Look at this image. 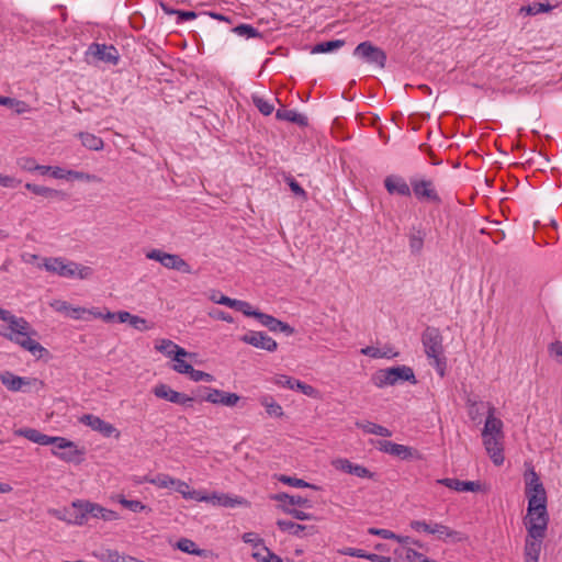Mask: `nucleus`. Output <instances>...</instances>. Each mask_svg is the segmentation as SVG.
Wrapping results in <instances>:
<instances>
[{
	"label": "nucleus",
	"mask_w": 562,
	"mask_h": 562,
	"mask_svg": "<svg viewBox=\"0 0 562 562\" xmlns=\"http://www.w3.org/2000/svg\"><path fill=\"white\" fill-rule=\"evenodd\" d=\"M422 342L430 364L436 369L437 373L443 378L447 370V358L443 349V338L437 327L428 326L422 334Z\"/></svg>",
	"instance_id": "nucleus-1"
},
{
	"label": "nucleus",
	"mask_w": 562,
	"mask_h": 562,
	"mask_svg": "<svg viewBox=\"0 0 562 562\" xmlns=\"http://www.w3.org/2000/svg\"><path fill=\"white\" fill-rule=\"evenodd\" d=\"M8 329H10V334H3V336L30 351L32 355L35 356L37 352H47L40 342L31 337L32 335H36V331L31 328V325L25 318L14 316L8 324ZM42 355H40V357Z\"/></svg>",
	"instance_id": "nucleus-2"
},
{
	"label": "nucleus",
	"mask_w": 562,
	"mask_h": 562,
	"mask_svg": "<svg viewBox=\"0 0 562 562\" xmlns=\"http://www.w3.org/2000/svg\"><path fill=\"white\" fill-rule=\"evenodd\" d=\"M371 381L379 389H383L387 385H395L400 382H409L411 384L417 383L414 370L405 364L380 369L372 374Z\"/></svg>",
	"instance_id": "nucleus-3"
},
{
	"label": "nucleus",
	"mask_w": 562,
	"mask_h": 562,
	"mask_svg": "<svg viewBox=\"0 0 562 562\" xmlns=\"http://www.w3.org/2000/svg\"><path fill=\"white\" fill-rule=\"evenodd\" d=\"M44 268L52 273L64 278H72L78 276L80 279H86L91 274V268L82 267L79 263L69 261L65 258H46L44 260Z\"/></svg>",
	"instance_id": "nucleus-4"
},
{
	"label": "nucleus",
	"mask_w": 562,
	"mask_h": 562,
	"mask_svg": "<svg viewBox=\"0 0 562 562\" xmlns=\"http://www.w3.org/2000/svg\"><path fill=\"white\" fill-rule=\"evenodd\" d=\"M527 499L528 507L527 515L524 518V525H537L548 527L550 517L547 508V496L531 495L530 497H527Z\"/></svg>",
	"instance_id": "nucleus-5"
},
{
	"label": "nucleus",
	"mask_w": 562,
	"mask_h": 562,
	"mask_svg": "<svg viewBox=\"0 0 562 562\" xmlns=\"http://www.w3.org/2000/svg\"><path fill=\"white\" fill-rule=\"evenodd\" d=\"M525 527L527 529L524 548L525 562H538L548 527L537 525Z\"/></svg>",
	"instance_id": "nucleus-6"
},
{
	"label": "nucleus",
	"mask_w": 562,
	"mask_h": 562,
	"mask_svg": "<svg viewBox=\"0 0 562 562\" xmlns=\"http://www.w3.org/2000/svg\"><path fill=\"white\" fill-rule=\"evenodd\" d=\"M58 441L50 442L53 445L52 453L58 459L68 462L79 464L83 461L85 449H79L78 446L64 437H52Z\"/></svg>",
	"instance_id": "nucleus-7"
},
{
	"label": "nucleus",
	"mask_w": 562,
	"mask_h": 562,
	"mask_svg": "<svg viewBox=\"0 0 562 562\" xmlns=\"http://www.w3.org/2000/svg\"><path fill=\"white\" fill-rule=\"evenodd\" d=\"M411 191L419 202H427L435 205H440L442 203L431 179L418 177L411 178Z\"/></svg>",
	"instance_id": "nucleus-8"
},
{
	"label": "nucleus",
	"mask_w": 562,
	"mask_h": 562,
	"mask_svg": "<svg viewBox=\"0 0 562 562\" xmlns=\"http://www.w3.org/2000/svg\"><path fill=\"white\" fill-rule=\"evenodd\" d=\"M87 501H75L69 507L49 509V514L69 525L82 526L87 522Z\"/></svg>",
	"instance_id": "nucleus-9"
},
{
	"label": "nucleus",
	"mask_w": 562,
	"mask_h": 562,
	"mask_svg": "<svg viewBox=\"0 0 562 562\" xmlns=\"http://www.w3.org/2000/svg\"><path fill=\"white\" fill-rule=\"evenodd\" d=\"M353 55L356 57L363 59L368 64H374V65L379 66L380 68L385 67V63H386L385 52L382 48L373 45L369 41L358 44V46L353 50Z\"/></svg>",
	"instance_id": "nucleus-10"
},
{
	"label": "nucleus",
	"mask_w": 562,
	"mask_h": 562,
	"mask_svg": "<svg viewBox=\"0 0 562 562\" xmlns=\"http://www.w3.org/2000/svg\"><path fill=\"white\" fill-rule=\"evenodd\" d=\"M378 448L380 451L397 457L401 460H423V454L417 449L390 440H379Z\"/></svg>",
	"instance_id": "nucleus-11"
},
{
	"label": "nucleus",
	"mask_w": 562,
	"mask_h": 562,
	"mask_svg": "<svg viewBox=\"0 0 562 562\" xmlns=\"http://www.w3.org/2000/svg\"><path fill=\"white\" fill-rule=\"evenodd\" d=\"M87 57H91L94 61H102L116 66L120 61V54L115 46L92 43L86 53Z\"/></svg>",
	"instance_id": "nucleus-12"
},
{
	"label": "nucleus",
	"mask_w": 562,
	"mask_h": 562,
	"mask_svg": "<svg viewBox=\"0 0 562 562\" xmlns=\"http://www.w3.org/2000/svg\"><path fill=\"white\" fill-rule=\"evenodd\" d=\"M146 257L160 262L168 269H175L186 273L191 272L190 266L178 255L168 254L160 249H151L146 254Z\"/></svg>",
	"instance_id": "nucleus-13"
},
{
	"label": "nucleus",
	"mask_w": 562,
	"mask_h": 562,
	"mask_svg": "<svg viewBox=\"0 0 562 562\" xmlns=\"http://www.w3.org/2000/svg\"><path fill=\"white\" fill-rule=\"evenodd\" d=\"M80 422L89 426L92 430L100 432L105 438L114 437L120 438L121 432L112 424L101 419L92 414H85L81 416Z\"/></svg>",
	"instance_id": "nucleus-14"
},
{
	"label": "nucleus",
	"mask_w": 562,
	"mask_h": 562,
	"mask_svg": "<svg viewBox=\"0 0 562 562\" xmlns=\"http://www.w3.org/2000/svg\"><path fill=\"white\" fill-rule=\"evenodd\" d=\"M153 393L156 397L166 400L170 403L182 405V406H191L193 402V397L172 390L169 385L165 383H159L153 389Z\"/></svg>",
	"instance_id": "nucleus-15"
},
{
	"label": "nucleus",
	"mask_w": 562,
	"mask_h": 562,
	"mask_svg": "<svg viewBox=\"0 0 562 562\" xmlns=\"http://www.w3.org/2000/svg\"><path fill=\"white\" fill-rule=\"evenodd\" d=\"M240 340L252 347L273 352L278 348L277 341L265 331L250 330L240 337Z\"/></svg>",
	"instance_id": "nucleus-16"
},
{
	"label": "nucleus",
	"mask_w": 562,
	"mask_h": 562,
	"mask_svg": "<svg viewBox=\"0 0 562 562\" xmlns=\"http://www.w3.org/2000/svg\"><path fill=\"white\" fill-rule=\"evenodd\" d=\"M209 392L203 397L204 401L215 404L223 405L227 407H233L238 404L240 401V396L236 393H229L217 389L207 387Z\"/></svg>",
	"instance_id": "nucleus-17"
},
{
	"label": "nucleus",
	"mask_w": 562,
	"mask_h": 562,
	"mask_svg": "<svg viewBox=\"0 0 562 562\" xmlns=\"http://www.w3.org/2000/svg\"><path fill=\"white\" fill-rule=\"evenodd\" d=\"M384 188L389 194H396L401 196H411V182L407 181L398 175H390L384 178Z\"/></svg>",
	"instance_id": "nucleus-18"
},
{
	"label": "nucleus",
	"mask_w": 562,
	"mask_h": 562,
	"mask_svg": "<svg viewBox=\"0 0 562 562\" xmlns=\"http://www.w3.org/2000/svg\"><path fill=\"white\" fill-rule=\"evenodd\" d=\"M502 439L503 437L497 436H483L485 450L495 465H502L504 463L505 458Z\"/></svg>",
	"instance_id": "nucleus-19"
},
{
	"label": "nucleus",
	"mask_w": 562,
	"mask_h": 562,
	"mask_svg": "<svg viewBox=\"0 0 562 562\" xmlns=\"http://www.w3.org/2000/svg\"><path fill=\"white\" fill-rule=\"evenodd\" d=\"M276 384L286 387L289 390L300 391L304 395H307L311 397H315L317 394V390L314 386L306 384L297 379L285 375V374L279 375L276 379Z\"/></svg>",
	"instance_id": "nucleus-20"
},
{
	"label": "nucleus",
	"mask_w": 562,
	"mask_h": 562,
	"mask_svg": "<svg viewBox=\"0 0 562 562\" xmlns=\"http://www.w3.org/2000/svg\"><path fill=\"white\" fill-rule=\"evenodd\" d=\"M525 494L526 497L531 495L547 496L546 488L533 468L525 473Z\"/></svg>",
	"instance_id": "nucleus-21"
},
{
	"label": "nucleus",
	"mask_w": 562,
	"mask_h": 562,
	"mask_svg": "<svg viewBox=\"0 0 562 562\" xmlns=\"http://www.w3.org/2000/svg\"><path fill=\"white\" fill-rule=\"evenodd\" d=\"M258 322L262 326L267 327L270 331H273V333L281 331V333H284L286 336L294 334V328L292 326H290L288 323L277 319L272 315L261 312L259 315Z\"/></svg>",
	"instance_id": "nucleus-22"
},
{
	"label": "nucleus",
	"mask_w": 562,
	"mask_h": 562,
	"mask_svg": "<svg viewBox=\"0 0 562 562\" xmlns=\"http://www.w3.org/2000/svg\"><path fill=\"white\" fill-rule=\"evenodd\" d=\"M0 381L2 384L12 392L24 391V386H30L35 379L22 378L13 374L10 371L0 373Z\"/></svg>",
	"instance_id": "nucleus-23"
},
{
	"label": "nucleus",
	"mask_w": 562,
	"mask_h": 562,
	"mask_svg": "<svg viewBox=\"0 0 562 562\" xmlns=\"http://www.w3.org/2000/svg\"><path fill=\"white\" fill-rule=\"evenodd\" d=\"M437 483L457 492L481 491V484L474 481H461L459 479L446 477L438 480Z\"/></svg>",
	"instance_id": "nucleus-24"
},
{
	"label": "nucleus",
	"mask_w": 562,
	"mask_h": 562,
	"mask_svg": "<svg viewBox=\"0 0 562 562\" xmlns=\"http://www.w3.org/2000/svg\"><path fill=\"white\" fill-rule=\"evenodd\" d=\"M14 435L19 437H24L27 440L41 445V446H48L50 442L57 441L56 439H52L50 436H47L45 434H42L35 428H20L14 430Z\"/></svg>",
	"instance_id": "nucleus-25"
},
{
	"label": "nucleus",
	"mask_w": 562,
	"mask_h": 562,
	"mask_svg": "<svg viewBox=\"0 0 562 562\" xmlns=\"http://www.w3.org/2000/svg\"><path fill=\"white\" fill-rule=\"evenodd\" d=\"M175 490L182 495L186 499H192L195 502H209V495L203 494L201 491L190 490L187 482L179 479H175Z\"/></svg>",
	"instance_id": "nucleus-26"
},
{
	"label": "nucleus",
	"mask_w": 562,
	"mask_h": 562,
	"mask_svg": "<svg viewBox=\"0 0 562 562\" xmlns=\"http://www.w3.org/2000/svg\"><path fill=\"white\" fill-rule=\"evenodd\" d=\"M83 510L87 513V520L89 517L101 518L105 521L114 520L117 518V514L114 510L106 509L99 504H94L88 501L86 504V509Z\"/></svg>",
	"instance_id": "nucleus-27"
},
{
	"label": "nucleus",
	"mask_w": 562,
	"mask_h": 562,
	"mask_svg": "<svg viewBox=\"0 0 562 562\" xmlns=\"http://www.w3.org/2000/svg\"><path fill=\"white\" fill-rule=\"evenodd\" d=\"M426 232L422 227L413 226L408 234V246L413 255H419L424 248Z\"/></svg>",
	"instance_id": "nucleus-28"
},
{
	"label": "nucleus",
	"mask_w": 562,
	"mask_h": 562,
	"mask_svg": "<svg viewBox=\"0 0 562 562\" xmlns=\"http://www.w3.org/2000/svg\"><path fill=\"white\" fill-rule=\"evenodd\" d=\"M155 348L161 352L165 353L168 357H187L190 356V353L182 347L178 346L170 339H160Z\"/></svg>",
	"instance_id": "nucleus-29"
},
{
	"label": "nucleus",
	"mask_w": 562,
	"mask_h": 562,
	"mask_svg": "<svg viewBox=\"0 0 562 562\" xmlns=\"http://www.w3.org/2000/svg\"><path fill=\"white\" fill-rule=\"evenodd\" d=\"M432 535H435L439 540L447 541L451 539L453 542H460L465 539V537L456 530H452L446 525L435 522L432 528Z\"/></svg>",
	"instance_id": "nucleus-30"
},
{
	"label": "nucleus",
	"mask_w": 562,
	"mask_h": 562,
	"mask_svg": "<svg viewBox=\"0 0 562 562\" xmlns=\"http://www.w3.org/2000/svg\"><path fill=\"white\" fill-rule=\"evenodd\" d=\"M503 422L499 418L494 417V407L490 408L488 416L485 420V426L482 436H497L504 437L503 435Z\"/></svg>",
	"instance_id": "nucleus-31"
},
{
	"label": "nucleus",
	"mask_w": 562,
	"mask_h": 562,
	"mask_svg": "<svg viewBox=\"0 0 562 562\" xmlns=\"http://www.w3.org/2000/svg\"><path fill=\"white\" fill-rule=\"evenodd\" d=\"M25 189L31 191L32 193L36 195L44 196L46 199H59L65 200L67 198V194L64 191L52 189L45 186H38L34 183H26Z\"/></svg>",
	"instance_id": "nucleus-32"
},
{
	"label": "nucleus",
	"mask_w": 562,
	"mask_h": 562,
	"mask_svg": "<svg viewBox=\"0 0 562 562\" xmlns=\"http://www.w3.org/2000/svg\"><path fill=\"white\" fill-rule=\"evenodd\" d=\"M276 117L280 121H288L294 123L301 127L308 125V120L304 114L296 112L295 110L279 109L276 112Z\"/></svg>",
	"instance_id": "nucleus-33"
},
{
	"label": "nucleus",
	"mask_w": 562,
	"mask_h": 562,
	"mask_svg": "<svg viewBox=\"0 0 562 562\" xmlns=\"http://www.w3.org/2000/svg\"><path fill=\"white\" fill-rule=\"evenodd\" d=\"M259 403L266 408L270 417L280 418L284 415L282 406L269 394L261 395Z\"/></svg>",
	"instance_id": "nucleus-34"
},
{
	"label": "nucleus",
	"mask_w": 562,
	"mask_h": 562,
	"mask_svg": "<svg viewBox=\"0 0 562 562\" xmlns=\"http://www.w3.org/2000/svg\"><path fill=\"white\" fill-rule=\"evenodd\" d=\"M356 427L362 429L366 434H372L381 437L392 436V431L389 428L372 422H356Z\"/></svg>",
	"instance_id": "nucleus-35"
},
{
	"label": "nucleus",
	"mask_w": 562,
	"mask_h": 562,
	"mask_svg": "<svg viewBox=\"0 0 562 562\" xmlns=\"http://www.w3.org/2000/svg\"><path fill=\"white\" fill-rule=\"evenodd\" d=\"M77 136L81 140L82 146L86 148L95 151L103 149L104 142L101 137L88 132H80L77 134Z\"/></svg>",
	"instance_id": "nucleus-36"
},
{
	"label": "nucleus",
	"mask_w": 562,
	"mask_h": 562,
	"mask_svg": "<svg viewBox=\"0 0 562 562\" xmlns=\"http://www.w3.org/2000/svg\"><path fill=\"white\" fill-rule=\"evenodd\" d=\"M251 557L258 562H285L282 558L272 552L265 544L261 546L260 550L254 551ZM286 562H293L288 560Z\"/></svg>",
	"instance_id": "nucleus-37"
},
{
	"label": "nucleus",
	"mask_w": 562,
	"mask_h": 562,
	"mask_svg": "<svg viewBox=\"0 0 562 562\" xmlns=\"http://www.w3.org/2000/svg\"><path fill=\"white\" fill-rule=\"evenodd\" d=\"M177 548L182 552L198 555V557H207L209 551L204 549H199L194 541L188 538H181L177 542Z\"/></svg>",
	"instance_id": "nucleus-38"
},
{
	"label": "nucleus",
	"mask_w": 562,
	"mask_h": 562,
	"mask_svg": "<svg viewBox=\"0 0 562 562\" xmlns=\"http://www.w3.org/2000/svg\"><path fill=\"white\" fill-rule=\"evenodd\" d=\"M345 40H333L327 42H321L314 45L311 49L312 54H325L330 53L345 46Z\"/></svg>",
	"instance_id": "nucleus-39"
},
{
	"label": "nucleus",
	"mask_w": 562,
	"mask_h": 562,
	"mask_svg": "<svg viewBox=\"0 0 562 562\" xmlns=\"http://www.w3.org/2000/svg\"><path fill=\"white\" fill-rule=\"evenodd\" d=\"M209 502L213 504H218L224 507H235L236 505H241L245 503V499L241 497H231L227 494H216L214 493L212 496H209Z\"/></svg>",
	"instance_id": "nucleus-40"
},
{
	"label": "nucleus",
	"mask_w": 562,
	"mask_h": 562,
	"mask_svg": "<svg viewBox=\"0 0 562 562\" xmlns=\"http://www.w3.org/2000/svg\"><path fill=\"white\" fill-rule=\"evenodd\" d=\"M272 499L278 502H288L290 505H297L301 507H311L310 501L300 495H290L288 493H278L272 496Z\"/></svg>",
	"instance_id": "nucleus-41"
},
{
	"label": "nucleus",
	"mask_w": 562,
	"mask_h": 562,
	"mask_svg": "<svg viewBox=\"0 0 562 562\" xmlns=\"http://www.w3.org/2000/svg\"><path fill=\"white\" fill-rule=\"evenodd\" d=\"M233 32L238 36L245 38H260L262 40V34L252 25L241 23L233 29Z\"/></svg>",
	"instance_id": "nucleus-42"
},
{
	"label": "nucleus",
	"mask_w": 562,
	"mask_h": 562,
	"mask_svg": "<svg viewBox=\"0 0 562 562\" xmlns=\"http://www.w3.org/2000/svg\"><path fill=\"white\" fill-rule=\"evenodd\" d=\"M278 528L283 532H289L293 536H301V533L306 529L305 526L296 524L292 520L279 519L277 521Z\"/></svg>",
	"instance_id": "nucleus-43"
},
{
	"label": "nucleus",
	"mask_w": 562,
	"mask_h": 562,
	"mask_svg": "<svg viewBox=\"0 0 562 562\" xmlns=\"http://www.w3.org/2000/svg\"><path fill=\"white\" fill-rule=\"evenodd\" d=\"M278 481L283 483V484L293 486V487H299V488L311 487V488L317 490V487L315 485L310 484L308 482H306V481H304L302 479L289 476V475H285V474H280L278 476Z\"/></svg>",
	"instance_id": "nucleus-44"
},
{
	"label": "nucleus",
	"mask_w": 562,
	"mask_h": 562,
	"mask_svg": "<svg viewBox=\"0 0 562 562\" xmlns=\"http://www.w3.org/2000/svg\"><path fill=\"white\" fill-rule=\"evenodd\" d=\"M251 99H252L254 105L258 109V111L262 115L268 116L273 112L274 105L272 103H270L268 100H266L265 98L259 97V95H252Z\"/></svg>",
	"instance_id": "nucleus-45"
},
{
	"label": "nucleus",
	"mask_w": 562,
	"mask_h": 562,
	"mask_svg": "<svg viewBox=\"0 0 562 562\" xmlns=\"http://www.w3.org/2000/svg\"><path fill=\"white\" fill-rule=\"evenodd\" d=\"M233 308L241 312L245 316L255 317L256 319L259 318L261 313L258 310H254L250 303L241 300H236V304L233 306Z\"/></svg>",
	"instance_id": "nucleus-46"
},
{
	"label": "nucleus",
	"mask_w": 562,
	"mask_h": 562,
	"mask_svg": "<svg viewBox=\"0 0 562 562\" xmlns=\"http://www.w3.org/2000/svg\"><path fill=\"white\" fill-rule=\"evenodd\" d=\"M65 175H66L67 180H82V181H87V182H94V181L100 180L94 175H90V173L77 171V170H67V173H65Z\"/></svg>",
	"instance_id": "nucleus-47"
},
{
	"label": "nucleus",
	"mask_w": 562,
	"mask_h": 562,
	"mask_svg": "<svg viewBox=\"0 0 562 562\" xmlns=\"http://www.w3.org/2000/svg\"><path fill=\"white\" fill-rule=\"evenodd\" d=\"M95 557L103 562H121L123 555L117 550L104 549Z\"/></svg>",
	"instance_id": "nucleus-48"
},
{
	"label": "nucleus",
	"mask_w": 562,
	"mask_h": 562,
	"mask_svg": "<svg viewBox=\"0 0 562 562\" xmlns=\"http://www.w3.org/2000/svg\"><path fill=\"white\" fill-rule=\"evenodd\" d=\"M151 484L160 488H168L173 486L175 479L168 474L159 473L151 480Z\"/></svg>",
	"instance_id": "nucleus-49"
},
{
	"label": "nucleus",
	"mask_w": 562,
	"mask_h": 562,
	"mask_svg": "<svg viewBox=\"0 0 562 562\" xmlns=\"http://www.w3.org/2000/svg\"><path fill=\"white\" fill-rule=\"evenodd\" d=\"M173 360L176 361V364L173 366V370L181 374H188L190 376L191 372L193 371V367L186 362L182 357H173Z\"/></svg>",
	"instance_id": "nucleus-50"
},
{
	"label": "nucleus",
	"mask_w": 562,
	"mask_h": 562,
	"mask_svg": "<svg viewBox=\"0 0 562 562\" xmlns=\"http://www.w3.org/2000/svg\"><path fill=\"white\" fill-rule=\"evenodd\" d=\"M333 465L336 470L342 471L345 473L352 474L355 463L345 458H339L333 461Z\"/></svg>",
	"instance_id": "nucleus-51"
},
{
	"label": "nucleus",
	"mask_w": 562,
	"mask_h": 562,
	"mask_svg": "<svg viewBox=\"0 0 562 562\" xmlns=\"http://www.w3.org/2000/svg\"><path fill=\"white\" fill-rule=\"evenodd\" d=\"M281 509L283 513L288 514V515H291L293 518L297 519V520H310L312 518V515L308 514V513H305L303 510H300V509H295V508H290L288 506H281Z\"/></svg>",
	"instance_id": "nucleus-52"
},
{
	"label": "nucleus",
	"mask_w": 562,
	"mask_h": 562,
	"mask_svg": "<svg viewBox=\"0 0 562 562\" xmlns=\"http://www.w3.org/2000/svg\"><path fill=\"white\" fill-rule=\"evenodd\" d=\"M285 181L288 186L290 187L291 191L303 199H306V191L301 187V184L291 176L285 178Z\"/></svg>",
	"instance_id": "nucleus-53"
},
{
	"label": "nucleus",
	"mask_w": 562,
	"mask_h": 562,
	"mask_svg": "<svg viewBox=\"0 0 562 562\" xmlns=\"http://www.w3.org/2000/svg\"><path fill=\"white\" fill-rule=\"evenodd\" d=\"M210 299L216 304L226 305L231 308L236 304V299H231L218 292L213 293Z\"/></svg>",
	"instance_id": "nucleus-54"
},
{
	"label": "nucleus",
	"mask_w": 562,
	"mask_h": 562,
	"mask_svg": "<svg viewBox=\"0 0 562 562\" xmlns=\"http://www.w3.org/2000/svg\"><path fill=\"white\" fill-rule=\"evenodd\" d=\"M409 526L415 531H424L432 535L434 524H428L424 520H412Z\"/></svg>",
	"instance_id": "nucleus-55"
},
{
	"label": "nucleus",
	"mask_w": 562,
	"mask_h": 562,
	"mask_svg": "<svg viewBox=\"0 0 562 562\" xmlns=\"http://www.w3.org/2000/svg\"><path fill=\"white\" fill-rule=\"evenodd\" d=\"M130 325L139 331H145L150 328V326H148L147 324V321L137 315H132L130 319Z\"/></svg>",
	"instance_id": "nucleus-56"
},
{
	"label": "nucleus",
	"mask_w": 562,
	"mask_h": 562,
	"mask_svg": "<svg viewBox=\"0 0 562 562\" xmlns=\"http://www.w3.org/2000/svg\"><path fill=\"white\" fill-rule=\"evenodd\" d=\"M352 475L362 479L375 480V473L371 472L368 468L360 464H355Z\"/></svg>",
	"instance_id": "nucleus-57"
},
{
	"label": "nucleus",
	"mask_w": 562,
	"mask_h": 562,
	"mask_svg": "<svg viewBox=\"0 0 562 562\" xmlns=\"http://www.w3.org/2000/svg\"><path fill=\"white\" fill-rule=\"evenodd\" d=\"M368 532L373 536H379L383 539L392 540L393 538H397V535L389 529H381V528H369Z\"/></svg>",
	"instance_id": "nucleus-58"
},
{
	"label": "nucleus",
	"mask_w": 562,
	"mask_h": 562,
	"mask_svg": "<svg viewBox=\"0 0 562 562\" xmlns=\"http://www.w3.org/2000/svg\"><path fill=\"white\" fill-rule=\"evenodd\" d=\"M190 379L194 382L199 381H205V382H212L214 381V376L207 372L195 370L193 368V371L190 374Z\"/></svg>",
	"instance_id": "nucleus-59"
},
{
	"label": "nucleus",
	"mask_w": 562,
	"mask_h": 562,
	"mask_svg": "<svg viewBox=\"0 0 562 562\" xmlns=\"http://www.w3.org/2000/svg\"><path fill=\"white\" fill-rule=\"evenodd\" d=\"M170 13H176V15L178 16L177 23L193 20L198 16V13L194 11L171 10Z\"/></svg>",
	"instance_id": "nucleus-60"
},
{
	"label": "nucleus",
	"mask_w": 562,
	"mask_h": 562,
	"mask_svg": "<svg viewBox=\"0 0 562 562\" xmlns=\"http://www.w3.org/2000/svg\"><path fill=\"white\" fill-rule=\"evenodd\" d=\"M243 540L246 543L251 544L254 548L261 547L263 543V539L259 538L255 532H246L243 535Z\"/></svg>",
	"instance_id": "nucleus-61"
},
{
	"label": "nucleus",
	"mask_w": 562,
	"mask_h": 562,
	"mask_svg": "<svg viewBox=\"0 0 562 562\" xmlns=\"http://www.w3.org/2000/svg\"><path fill=\"white\" fill-rule=\"evenodd\" d=\"M405 558L408 562H426V560H427L426 555H424L423 553H420L412 548H408L406 550Z\"/></svg>",
	"instance_id": "nucleus-62"
},
{
	"label": "nucleus",
	"mask_w": 562,
	"mask_h": 562,
	"mask_svg": "<svg viewBox=\"0 0 562 562\" xmlns=\"http://www.w3.org/2000/svg\"><path fill=\"white\" fill-rule=\"evenodd\" d=\"M338 552L342 555L361 558V559H366V555H368V552H366L362 549H357V548H344V549H340Z\"/></svg>",
	"instance_id": "nucleus-63"
},
{
	"label": "nucleus",
	"mask_w": 562,
	"mask_h": 562,
	"mask_svg": "<svg viewBox=\"0 0 562 562\" xmlns=\"http://www.w3.org/2000/svg\"><path fill=\"white\" fill-rule=\"evenodd\" d=\"M121 503L124 507L128 508L130 510H132L134 513L142 512L145 508V505L142 502L136 501V499H132V501L122 499Z\"/></svg>",
	"instance_id": "nucleus-64"
}]
</instances>
